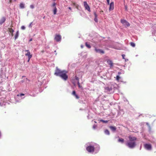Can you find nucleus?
I'll use <instances>...</instances> for the list:
<instances>
[{
    "label": "nucleus",
    "instance_id": "obj_41",
    "mask_svg": "<svg viewBox=\"0 0 156 156\" xmlns=\"http://www.w3.org/2000/svg\"><path fill=\"white\" fill-rule=\"evenodd\" d=\"M78 84L79 85V87H80V84H79V83H78Z\"/></svg>",
    "mask_w": 156,
    "mask_h": 156
},
{
    "label": "nucleus",
    "instance_id": "obj_42",
    "mask_svg": "<svg viewBox=\"0 0 156 156\" xmlns=\"http://www.w3.org/2000/svg\"><path fill=\"white\" fill-rule=\"evenodd\" d=\"M94 128V129L95 128V127L94 126H93Z\"/></svg>",
    "mask_w": 156,
    "mask_h": 156
},
{
    "label": "nucleus",
    "instance_id": "obj_5",
    "mask_svg": "<svg viewBox=\"0 0 156 156\" xmlns=\"http://www.w3.org/2000/svg\"><path fill=\"white\" fill-rule=\"evenodd\" d=\"M121 23L125 26H126L127 27H129L130 26L129 23L125 20H121Z\"/></svg>",
    "mask_w": 156,
    "mask_h": 156
},
{
    "label": "nucleus",
    "instance_id": "obj_39",
    "mask_svg": "<svg viewBox=\"0 0 156 156\" xmlns=\"http://www.w3.org/2000/svg\"><path fill=\"white\" fill-rule=\"evenodd\" d=\"M125 9H126V10H127V6H125Z\"/></svg>",
    "mask_w": 156,
    "mask_h": 156
},
{
    "label": "nucleus",
    "instance_id": "obj_21",
    "mask_svg": "<svg viewBox=\"0 0 156 156\" xmlns=\"http://www.w3.org/2000/svg\"><path fill=\"white\" fill-rule=\"evenodd\" d=\"M86 46L88 48H91V46L90 44H87V43H86L85 44Z\"/></svg>",
    "mask_w": 156,
    "mask_h": 156
},
{
    "label": "nucleus",
    "instance_id": "obj_36",
    "mask_svg": "<svg viewBox=\"0 0 156 156\" xmlns=\"http://www.w3.org/2000/svg\"><path fill=\"white\" fill-rule=\"evenodd\" d=\"M32 41V38H31L30 40H29V41Z\"/></svg>",
    "mask_w": 156,
    "mask_h": 156
},
{
    "label": "nucleus",
    "instance_id": "obj_3",
    "mask_svg": "<svg viewBox=\"0 0 156 156\" xmlns=\"http://www.w3.org/2000/svg\"><path fill=\"white\" fill-rule=\"evenodd\" d=\"M86 149L88 152L93 153L94 151L95 148L93 146H89L86 147Z\"/></svg>",
    "mask_w": 156,
    "mask_h": 156
},
{
    "label": "nucleus",
    "instance_id": "obj_43",
    "mask_svg": "<svg viewBox=\"0 0 156 156\" xmlns=\"http://www.w3.org/2000/svg\"><path fill=\"white\" fill-rule=\"evenodd\" d=\"M54 1H55L56 0H53Z\"/></svg>",
    "mask_w": 156,
    "mask_h": 156
},
{
    "label": "nucleus",
    "instance_id": "obj_40",
    "mask_svg": "<svg viewBox=\"0 0 156 156\" xmlns=\"http://www.w3.org/2000/svg\"><path fill=\"white\" fill-rule=\"evenodd\" d=\"M30 59L28 58V61H27L28 62H29Z\"/></svg>",
    "mask_w": 156,
    "mask_h": 156
},
{
    "label": "nucleus",
    "instance_id": "obj_19",
    "mask_svg": "<svg viewBox=\"0 0 156 156\" xmlns=\"http://www.w3.org/2000/svg\"><path fill=\"white\" fill-rule=\"evenodd\" d=\"M118 141L119 142H121L122 143H123L124 142V140L123 139H122V138H119V139Z\"/></svg>",
    "mask_w": 156,
    "mask_h": 156
},
{
    "label": "nucleus",
    "instance_id": "obj_11",
    "mask_svg": "<svg viewBox=\"0 0 156 156\" xmlns=\"http://www.w3.org/2000/svg\"><path fill=\"white\" fill-rule=\"evenodd\" d=\"M6 20V18L5 17H3L0 19V24H2Z\"/></svg>",
    "mask_w": 156,
    "mask_h": 156
},
{
    "label": "nucleus",
    "instance_id": "obj_7",
    "mask_svg": "<svg viewBox=\"0 0 156 156\" xmlns=\"http://www.w3.org/2000/svg\"><path fill=\"white\" fill-rule=\"evenodd\" d=\"M61 37L59 35H56L55 37V40L57 41L58 42L61 41Z\"/></svg>",
    "mask_w": 156,
    "mask_h": 156
},
{
    "label": "nucleus",
    "instance_id": "obj_24",
    "mask_svg": "<svg viewBox=\"0 0 156 156\" xmlns=\"http://www.w3.org/2000/svg\"><path fill=\"white\" fill-rule=\"evenodd\" d=\"M120 76L118 75L116 76V80H119L120 79Z\"/></svg>",
    "mask_w": 156,
    "mask_h": 156
},
{
    "label": "nucleus",
    "instance_id": "obj_14",
    "mask_svg": "<svg viewBox=\"0 0 156 156\" xmlns=\"http://www.w3.org/2000/svg\"><path fill=\"white\" fill-rule=\"evenodd\" d=\"M9 31L11 33V36H13V33L14 31V30L11 28H9Z\"/></svg>",
    "mask_w": 156,
    "mask_h": 156
},
{
    "label": "nucleus",
    "instance_id": "obj_1",
    "mask_svg": "<svg viewBox=\"0 0 156 156\" xmlns=\"http://www.w3.org/2000/svg\"><path fill=\"white\" fill-rule=\"evenodd\" d=\"M67 72L65 70H61L58 69H56L55 70V75L60 77L64 80H66L68 78L67 74Z\"/></svg>",
    "mask_w": 156,
    "mask_h": 156
},
{
    "label": "nucleus",
    "instance_id": "obj_33",
    "mask_svg": "<svg viewBox=\"0 0 156 156\" xmlns=\"http://www.w3.org/2000/svg\"><path fill=\"white\" fill-rule=\"evenodd\" d=\"M21 28L22 30H24L25 29V27L24 26H22L21 27Z\"/></svg>",
    "mask_w": 156,
    "mask_h": 156
},
{
    "label": "nucleus",
    "instance_id": "obj_12",
    "mask_svg": "<svg viewBox=\"0 0 156 156\" xmlns=\"http://www.w3.org/2000/svg\"><path fill=\"white\" fill-rule=\"evenodd\" d=\"M72 94L75 96L76 99H79V96L76 94V92L74 90L73 91Z\"/></svg>",
    "mask_w": 156,
    "mask_h": 156
},
{
    "label": "nucleus",
    "instance_id": "obj_13",
    "mask_svg": "<svg viewBox=\"0 0 156 156\" xmlns=\"http://www.w3.org/2000/svg\"><path fill=\"white\" fill-rule=\"evenodd\" d=\"M109 127L110 129L113 131H115L116 129V127L114 126H110Z\"/></svg>",
    "mask_w": 156,
    "mask_h": 156
},
{
    "label": "nucleus",
    "instance_id": "obj_31",
    "mask_svg": "<svg viewBox=\"0 0 156 156\" xmlns=\"http://www.w3.org/2000/svg\"><path fill=\"white\" fill-rule=\"evenodd\" d=\"M30 7L31 8L33 9L34 8V6L33 5H30Z\"/></svg>",
    "mask_w": 156,
    "mask_h": 156
},
{
    "label": "nucleus",
    "instance_id": "obj_44",
    "mask_svg": "<svg viewBox=\"0 0 156 156\" xmlns=\"http://www.w3.org/2000/svg\"><path fill=\"white\" fill-rule=\"evenodd\" d=\"M15 1H16V0H14Z\"/></svg>",
    "mask_w": 156,
    "mask_h": 156
},
{
    "label": "nucleus",
    "instance_id": "obj_16",
    "mask_svg": "<svg viewBox=\"0 0 156 156\" xmlns=\"http://www.w3.org/2000/svg\"><path fill=\"white\" fill-rule=\"evenodd\" d=\"M19 31H17L16 32V34L15 36V40H16V39H17L18 38V36H19Z\"/></svg>",
    "mask_w": 156,
    "mask_h": 156
},
{
    "label": "nucleus",
    "instance_id": "obj_23",
    "mask_svg": "<svg viewBox=\"0 0 156 156\" xmlns=\"http://www.w3.org/2000/svg\"><path fill=\"white\" fill-rule=\"evenodd\" d=\"M100 121L101 122H103L105 123H107L108 122V120L105 121V120H102V119L101 120H100Z\"/></svg>",
    "mask_w": 156,
    "mask_h": 156
},
{
    "label": "nucleus",
    "instance_id": "obj_35",
    "mask_svg": "<svg viewBox=\"0 0 156 156\" xmlns=\"http://www.w3.org/2000/svg\"><path fill=\"white\" fill-rule=\"evenodd\" d=\"M78 5H76L75 6L76 7V8H77V9H78Z\"/></svg>",
    "mask_w": 156,
    "mask_h": 156
},
{
    "label": "nucleus",
    "instance_id": "obj_10",
    "mask_svg": "<svg viewBox=\"0 0 156 156\" xmlns=\"http://www.w3.org/2000/svg\"><path fill=\"white\" fill-rule=\"evenodd\" d=\"M109 10L111 11L113 10L114 9V3L113 2H111L109 3Z\"/></svg>",
    "mask_w": 156,
    "mask_h": 156
},
{
    "label": "nucleus",
    "instance_id": "obj_34",
    "mask_svg": "<svg viewBox=\"0 0 156 156\" xmlns=\"http://www.w3.org/2000/svg\"><path fill=\"white\" fill-rule=\"evenodd\" d=\"M122 58L123 59H124V57L125 56V55H124V54L122 55Z\"/></svg>",
    "mask_w": 156,
    "mask_h": 156
},
{
    "label": "nucleus",
    "instance_id": "obj_20",
    "mask_svg": "<svg viewBox=\"0 0 156 156\" xmlns=\"http://www.w3.org/2000/svg\"><path fill=\"white\" fill-rule=\"evenodd\" d=\"M105 134L109 135L110 134V132L108 130V129H106L105 131Z\"/></svg>",
    "mask_w": 156,
    "mask_h": 156
},
{
    "label": "nucleus",
    "instance_id": "obj_27",
    "mask_svg": "<svg viewBox=\"0 0 156 156\" xmlns=\"http://www.w3.org/2000/svg\"><path fill=\"white\" fill-rule=\"evenodd\" d=\"M72 4L74 6H75L76 5H77L76 3L75 2H72Z\"/></svg>",
    "mask_w": 156,
    "mask_h": 156
},
{
    "label": "nucleus",
    "instance_id": "obj_9",
    "mask_svg": "<svg viewBox=\"0 0 156 156\" xmlns=\"http://www.w3.org/2000/svg\"><path fill=\"white\" fill-rule=\"evenodd\" d=\"M25 51L27 52V53L25 54V55L28 56V58L30 59L32 57V55L30 54V52L29 50H25Z\"/></svg>",
    "mask_w": 156,
    "mask_h": 156
},
{
    "label": "nucleus",
    "instance_id": "obj_29",
    "mask_svg": "<svg viewBox=\"0 0 156 156\" xmlns=\"http://www.w3.org/2000/svg\"><path fill=\"white\" fill-rule=\"evenodd\" d=\"M94 20L96 22H98V20L97 18V17H95L94 19Z\"/></svg>",
    "mask_w": 156,
    "mask_h": 156
},
{
    "label": "nucleus",
    "instance_id": "obj_6",
    "mask_svg": "<svg viewBox=\"0 0 156 156\" xmlns=\"http://www.w3.org/2000/svg\"><path fill=\"white\" fill-rule=\"evenodd\" d=\"M95 51L96 52L100 53L101 54H104L105 53V52L103 50L96 48H95Z\"/></svg>",
    "mask_w": 156,
    "mask_h": 156
},
{
    "label": "nucleus",
    "instance_id": "obj_28",
    "mask_svg": "<svg viewBox=\"0 0 156 156\" xmlns=\"http://www.w3.org/2000/svg\"><path fill=\"white\" fill-rule=\"evenodd\" d=\"M17 95H18V96H20L21 97V96H24V94H23V93H21V94H19H19H18Z\"/></svg>",
    "mask_w": 156,
    "mask_h": 156
},
{
    "label": "nucleus",
    "instance_id": "obj_2",
    "mask_svg": "<svg viewBox=\"0 0 156 156\" xmlns=\"http://www.w3.org/2000/svg\"><path fill=\"white\" fill-rule=\"evenodd\" d=\"M128 138L129 141L127 142L126 145L129 148H134L136 145V138L135 136H129Z\"/></svg>",
    "mask_w": 156,
    "mask_h": 156
},
{
    "label": "nucleus",
    "instance_id": "obj_38",
    "mask_svg": "<svg viewBox=\"0 0 156 156\" xmlns=\"http://www.w3.org/2000/svg\"><path fill=\"white\" fill-rule=\"evenodd\" d=\"M12 2V0H9V2H10V3H11V2Z\"/></svg>",
    "mask_w": 156,
    "mask_h": 156
},
{
    "label": "nucleus",
    "instance_id": "obj_25",
    "mask_svg": "<svg viewBox=\"0 0 156 156\" xmlns=\"http://www.w3.org/2000/svg\"><path fill=\"white\" fill-rule=\"evenodd\" d=\"M106 89L109 91H110L112 90V88H109V87H107L106 88Z\"/></svg>",
    "mask_w": 156,
    "mask_h": 156
},
{
    "label": "nucleus",
    "instance_id": "obj_18",
    "mask_svg": "<svg viewBox=\"0 0 156 156\" xmlns=\"http://www.w3.org/2000/svg\"><path fill=\"white\" fill-rule=\"evenodd\" d=\"M57 9L56 7H55L53 10V14L54 15H55L56 14Z\"/></svg>",
    "mask_w": 156,
    "mask_h": 156
},
{
    "label": "nucleus",
    "instance_id": "obj_32",
    "mask_svg": "<svg viewBox=\"0 0 156 156\" xmlns=\"http://www.w3.org/2000/svg\"><path fill=\"white\" fill-rule=\"evenodd\" d=\"M107 4L109 5L110 3V0H106Z\"/></svg>",
    "mask_w": 156,
    "mask_h": 156
},
{
    "label": "nucleus",
    "instance_id": "obj_17",
    "mask_svg": "<svg viewBox=\"0 0 156 156\" xmlns=\"http://www.w3.org/2000/svg\"><path fill=\"white\" fill-rule=\"evenodd\" d=\"M20 8L23 9L24 8V4L23 3H21L20 4Z\"/></svg>",
    "mask_w": 156,
    "mask_h": 156
},
{
    "label": "nucleus",
    "instance_id": "obj_4",
    "mask_svg": "<svg viewBox=\"0 0 156 156\" xmlns=\"http://www.w3.org/2000/svg\"><path fill=\"white\" fill-rule=\"evenodd\" d=\"M84 3V6L85 7V9L87 10L89 12L90 11V6H89L88 4H87V2L86 1H84L83 2Z\"/></svg>",
    "mask_w": 156,
    "mask_h": 156
},
{
    "label": "nucleus",
    "instance_id": "obj_22",
    "mask_svg": "<svg viewBox=\"0 0 156 156\" xmlns=\"http://www.w3.org/2000/svg\"><path fill=\"white\" fill-rule=\"evenodd\" d=\"M130 45L133 47H134L135 46V44L133 42H131L130 43Z\"/></svg>",
    "mask_w": 156,
    "mask_h": 156
},
{
    "label": "nucleus",
    "instance_id": "obj_30",
    "mask_svg": "<svg viewBox=\"0 0 156 156\" xmlns=\"http://www.w3.org/2000/svg\"><path fill=\"white\" fill-rule=\"evenodd\" d=\"M94 15L95 16V17H97V15L96 14V12H94Z\"/></svg>",
    "mask_w": 156,
    "mask_h": 156
},
{
    "label": "nucleus",
    "instance_id": "obj_8",
    "mask_svg": "<svg viewBox=\"0 0 156 156\" xmlns=\"http://www.w3.org/2000/svg\"><path fill=\"white\" fill-rule=\"evenodd\" d=\"M144 147L145 149L147 150H151V145L150 144H145L144 145Z\"/></svg>",
    "mask_w": 156,
    "mask_h": 156
},
{
    "label": "nucleus",
    "instance_id": "obj_15",
    "mask_svg": "<svg viewBox=\"0 0 156 156\" xmlns=\"http://www.w3.org/2000/svg\"><path fill=\"white\" fill-rule=\"evenodd\" d=\"M107 62L108 64L110 65L111 67H112L113 66V63H112V61L111 60H109L107 61Z\"/></svg>",
    "mask_w": 156,
    "mask_h": 156
},
{
    "label": "nucleus",
    "instance_id": "obj_37",
    "mask_svg": "<svg viewBox=\"0 0 156 156\" xmlns=\"http://www.w3.org/2000/svg\"><path fill=\"white\" fill-rule=\"evenodd\" d=\"M70 10H71V8L70 7H69L68 8Z\"/></svg>",
    "mask_w": 156,
    "mask_h": 156
},
{
    "label": "nucleus",
    "instance_id": "obj_26",
    "mask_svg": "<svg viewBox=\"0 0 156 156\" xmlns=\"http://www.w3.org/2000/svg\"><path fill=\"white\" fill-rule=\"evenodd\" d=\"M56 3H55V2H54L53 3L52 5V6L54 7V8L55 7H56L55 6V5H56Z\"/></svg>",
    "mask_w": 156,
    "mask_h": 156
}]
</instances>
